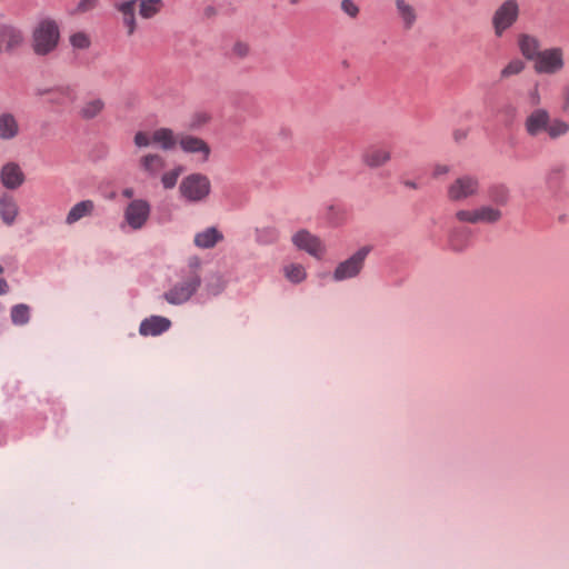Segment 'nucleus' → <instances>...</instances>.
Returning <instances> with one entry per match:
<instances>
[{"instance_id":"13","label":"nucleus","mask_w":569,"mask_h":569,"mask_svg":"<svg viewBox=\"0 0 569 569\" xmlns=\"http://www.w3.org/2000/svg\"><path fill=\"white\" fill-rule=\"evenodd\" d=\"M178 143L183 152L196 156L199 162L204 163L209 160L211 148L203 139L182 134L179 137Z\"/></svg>"},{"instance_id":"14","label":"nucleus","mask_w":569,"mask_h":569,"mask_svg":"<svg viewBox=\"0 0 569 569\" xmlns=\"http://www.w3.org/2000/svg\"><path fill=\"white\" fill-rule=\"evenodd\" d=\"M550 113L545 108L533 109L525 119L523 127L528 136L537 137L542 132H547Z\"/></svg>"},{"instance_id":"25","label":"nucleus","mask_w":569,"mask_h":569,"mask_svg":"<svg viewBox=\"0 0 569 569\" xmlns=\"http://www.w3.org/2000/svg\"><path fill=\"white\" fill-rule=\"evenodd\" d=\"M223 240V234L214 227L207 228L196 233L193 243L201 249L213 248L218 242Z\"/></svg>"},{"instance_id":"10","label":"nucleus","mask_w":569,"mask_h":569,"mask_svg":"<svg viewBox=\"0 0 569 569\" xmlns=\"http://www.w3.org/2000/svg\"><path fill=\"white\" fill-rule=\"evenodd\" d=\"M292 242L298 249L306 251L317 259H322L326 254V246L322 240L308 230L302 229L296 232L292 236Z\"/></svg>"},{"instance_id":"27","label":"nucleus","mask_w":569,"mask_h":569,"mask_svg":"<svg viewBox=\"0 0 569 569\" xmlns=\"http://www.w3.org/2000/svg\"><path fill=\"white\" fill-rule=\"evenodd\" d=\"M179 138L169 128H159L153 131V143L162 150H171L176 147Z\"/></svg>"},{"instance_id":"9","label":"nucleus","mask_w":569,"mask_h":569,"mask_svg":"<svg viewBox=\"0 0 569 569\" xmlns=\"http://www.w3.org/2000/svg\"><path fill=\"white\" fill-rule=\"evenodd\" d=\"M201 284L200 276L187 277L168 290L163 297L170 305H182L190 300Z\"/></svg>"},{"instance_id":"33","label":"nucleus","mask_w":569,"mask_h":569,"mask_svg":"<svg viewBox=\"0 0 569 569\" xmlns=\"http://www.w3.org/2000/svg\"><path fill=\"white\" fill-rule=\"evenodd\" d=\"M183 172V168L181 166H177L171 170L163 172L160 177L161 184L163 189L171 190L177 186L179 177Z\"/></svg>"},{"instance_id":"8","label":"nucleus","mask_w":569,"mask_h":569,"mask_svg":"<svg viewBox=\"0 0 569 569\" xmlns=\"http://www.w3.org/2000/svg\"><path fill=\"white\" fill-rule=\"evenodd\" d=\"M370 250V247L365 246L357 250L350 258L340 262L333 271V279L336 281H343L357 277L361 272Z\"/></svg>"},{"instance_id":"5","label":"nucleus","mask_w":569,"mask_h":569,"mask_svg":"<svg viewBox=\"0 0 569 569\" xmlns=\"http://www.w3.org/2000/svg\"><path fill=\"white\" fill-rule=\"evenodd\" d=\"M520 6L517 0H505L495 10L491 24L496 37L500 38L519 19Z\"/></svg>"},{"instance_id":"34","label":"nucleus","mask_w":569,"mask_h":569,"mask_svg":"<svg viewBox=\"0 0 569 569\" xmlns=\"http://www.w3.org/2000/svg\"><path fill=\"white\" fill-rule=\"evenodd\" d=\"M526 68V63L519 59L510 60L500 71L501 79H508L510 77L520 74Z\"/></svg>"},{"instance_id":"23","label":"nucleus","mask_w":569,"mask_h":569,"mask_svg":"<svg viewBox=\"0 0 569 569\" xmlns=\"http://www.w3.org/2000/svg\"><path fill=\"white\" fill-rule=\"evenodd\" d=\"M94 210L96 204L90 199L77 202L74 206L70 208L69 212L67 213L66 223L68 226H72L83 218L91 217Z\"/></svg>"},{"instance_id":"19","label":"nucleus","mask_w":569,"mask_h":569,"mask_svg":"<svg viewBox=\"0 0 569 569\" xmlns=\"http://www.w3.org/2000/svg\"><path fill=\"white\" fill-rule=\"evenodd\" d=\"M20 209L16 198L8 192L0 194V219L1 221L10 227L13 226L19 216Z\"/></svg>"},{"instance_id":"49","label":"nucleus","mask_w":569,"mask_h":569,"mask_svg":"<svg viewBox=\"0 0 569 569\" xmlns=\"http://www.w3.org/2000/svg\"><path fill=\"white\" fill-rule=\"evenodd\" d=\"M291 4H297L299 3L301 0H289Z\"/></svg>"},{"instance_id":"1","label":"nucleus","mask_w":569,"mask_h":569,"mask_svg":"<svg viewBox=\"0 0 569 569\" xmlns=\"http://www.w3.org/2000/svg\"><path fill=\"white\" fill-rule=\"evenodd\" d=\"M60 30L56 20L43 18L37 22L32 30L31 46L38 56L52 52L59 43Z\"/></svg>"},{"instance_id":"4","label":"nucleus","mask_w":569,"mask_h":569,"mask_svg":"<svg viewBox=\"0 0 569 569\" xmlns=\"http://www.w3.org/2000/svg\"><path fill=\"white\" fill-rule=\"evenodd\" d=\"M455 219L458 222L469 224H495L502 219V211L492 204H482L476 208L457 210Z\"/></svg>"},{"instance_id":"22","label":"nucleus","mask_w":569,"mask_h":569,"mask_svg":"<svg viewBox=\"0 0 569 569\" xmlns=\"http://www.w3.org/2000/svg\"><path fill=\"white\" fill-rule=\"evenodd\" d=\"M171 326V322L168 318L160 316H152L150 318L144 319L139 327V332L141 336H158L162 332L167 331Z\"/></svg>"},{"instance_id":"26","label":"nucleus","mask_w":569,"mask_h":569,"mask_svg":"<svg viewBox=\"0 0 569 569\" xmlns=\"http://www.w3.org/2000/svg\"><path fill=\"white\" fill-rule=\"evenodd\" d=\"M106 107V102L102 98H90L82 102L79 109V116L84 120H91L97 118Z\"/></svg>"},{"instance_id":"37","label":"nucleus","mask_w":569,"mask_h":569,"mask_svg":"<svg viewBox=\"0 0 569 569\" xmlns=\"http://www.w3.org/2000/svg\"><path fill=\"white\" fill-rule=\"evenodd\" d=\"M250 52H251V48H250L249 43H247L244 41H237L233 43V46L231 48V54L239 59L247 58L250 54Z\"/></svg>"},{"instance_id":"2","label":"nucleus","mask_w":569,"mask_h":569,"mask_svg":"<svg viewBox=\"0 0 569 569\" xmlns=\"http://www.w3.org/2000/svg\"><path fill=\"white\" fill-rule=\"evenodd\" d=\"M164 7L163 0H129L120 3L117 8L122 14L123 24L131 36L137 28L134 10L138 8L139 14L143 19H151L159 14Z\"/></svg>"},{"instance_id":"24","label":"nucleus","mask_w":569,"mask_h":569,"mask_svg":"<svg viewBox=\"0 0 569 569\" xmlns=\"http://www.w3.org/2000/svg\"><path fill=\"white\" fill-rule=\"evenodd\" d=\"M471 238V229L467 227L453 228L449 233V246L453 251L461 252L469 247Z\"/></svg>"},{"instance_id":"16","label":"nucleus","mask_w":569,"mask_h":569,"mask_svg":"<svg viewBox=\"0 0 569 569\" xmlns=\"http://www.w3.org/2000/svg\"><path fill=\"white\" fill-rule=\"evenodd\" d=\"M24 37L22 31L12 24L0 26V53L12 52L23 43Z\"/></svg>"},{"instance_id":"28","label":"nucleus","mask_w":569,"mask_h":569,"mask_svg":"<svg viewBox=\"0 0 569 569\" xmlns=\"http://www.w3.org/2000/svg\"><path fill=\"white\" fill-rule=\"evenodd\" d=\"M489 199L495 207H503L510 198L509 189L503 184L492 186L488 191Z\"/></svg>"},{"instance_id":"29","label":"nucleus","mask_w":569,"mask_h":569,"mask_svg":"<svg viewBox=\"0 0 569 569\" xmlns=\"http://www.w3.org/2000/svg\"><path fill=\"white\" fill-rule=\"evenodd\" d=\"M76 99V91L71 87H61L50 92V101L59 104L72 103Z\"/></svg>"},{"instance_id":"35","label":"nucleus","mask_w":569,"mask_h":569,"mask_svg":"<svg viewBox=\"0 0 569 569\" xmlns=\"http://www.w3.org/2000/svg\"><path fill=\"white\" fill-rule=\"evenodd\" d=\"M70 43L76 49H88L90 47V38L84 32H77L70 37Z\"/></svg>"},{"instance_id":"20","label":"nucleus","mask_w":569,"mask_h":569,"mask_svg":"<svg viewBox=\"0 0 569 569\" xmlns=\"http://www.w3.org/2000/svg\"><path fill=\"white\" fill-rule=\"evenodd\" d=\"M521 54L529 61H535L541 53V43L538 37L530 33H520L517 39Z\"/></svg>"},{"instance_id":"41","label":"nucleus","mask_w":569,"mask_h":569,"mask_svg":"<svg viewBox=\"0 0 569 569\" xmlns=\"http://www.w3.org/2000/svg\"><path fill=\"white\" fill-rule=\"evenodd\" d=\"M207 290L210 295L217 296L223 290V283L220 278H217L216 283H208Z\"/></svg>"},{"instance_id":"32","label":"nucleus","mask_w":569,"mask_h":569,"mask_svg":"<svg viewBox=\"0 0 569 569\" xmlns=\"http://www.w3.org/2000/svg\"><path fill=\"white\" fill-rule=\"evenodd\" d=\"M284 277L292 283H300L302 282L306 277L307 272L302 264L300 263H290L287 264L283 268Z\"/></svg>"},{"instance_id":"31","label":"nucleus","mask_w":569,"mask_h":569,"mask_svg":"<svg viewBox=\"0 0 569 569\" xmlns=\"http://www.w3.org/2000/svg\"><path fill=\"white\" fill-rule=\"evenodd\" d=\"M11 321L16 326L27 325L30 320V308L24 303L16 305L11 308Z\"/></svg>"},{"instance_id":"21","label":"nucleus","mask_w":569,"mask_h":569,"mask_svg":"<svg viewBox=\"0 0 569 569\" xmlns=\"http://www.w3.org/2000/svg\"><path fill=\"white\" fill-rule=\"evenodd\" d=\"M20 134V124L17 117L9 111L0 113V140L10 141Z\"/></svg>"},{"instance_id":"42","label":"nucleus","mask_w":569,"mask_h":569,"mask_svg":"<svg viewBox=\"0 0 569 569\" xmlns=\"http://www.w3.org/2000/svg\"><path fill=\"white\" fill-rule=\"evenodd\" d=\"M529 100H530L531 106H539V104H540V102H541V96H540V93H539L538 88H535V89L529 93Z\"/></svg>"},{"instance_id":"12","label":"nucleus","mask_w":569,"mask_h":569,"mask_svg":"<svg viewBox=\"0 0 569 569\" xmlns=\"http://www.w3.org/2000/svg\"><path fill=\"white\" fill-rule=\"evenodd\" d=\"M391 159L392 151L385 144H371L361 153L362 164L371 170L387 166Z\"/></svg>"},{"instance_id":"40","label":"nucleus","mask_w":569,"mask_h":569,"mask_svg":"<svg viewBox=\"0 0 569 569\" xmlns=\"http://www.w3.org/2000/svg\"><path fill=\"white\" fill-rule=\"evenodd\" d=\"M98 0H79L77 12L83 13L92 10L97 6Z\"/></svg>"},{"instance_id":"45","label":"nucleus","mask_w":569,"mask_h":569,"mask_svg":"<svg viewBox=\"0 0 569 569\" xmlns=\"http://www.w3.org/2000/svg\"><path fill=\"white\" fill-rule=\"evenodd\" d=\"M562 99H563L562 110L565 112H568L569 111V86L563 89Z\"/></svg>"},{"instance_id":"39","label":"nucleus","mask_w":569,"mask_h":569,"mask_svg":"<svg viewBox=\"0 0 569 569\" xmlns=\"http://www.w3.org/2000/svg\"><path fill=\"white\" fill-rule=\"evenodd\" d=\"M201 260L198 257H191L188 261L187 277L200 276Z\"/></svg>"},{"instance_id":"17","label":"nucleus","mask_w":569,"mask_h":569,"mask_svg":"<svg viewBox=\"0 0 569 569\" xmlns=\"http://www.w3.org/2000/svg\"><path fill=\"white\" fill-rule=\"evenodd\" d=\"M166 159L159 153L148 152L138 159V169L148 178H157L166 168Z\"/></svg>"},{"instance_id":"47","label":"nucleus","mask_w":569,"mask_h":569,"mask_svg":"<svg viewBox=\"0 0 569 569\" xmlns=\"http://www.w3.org/2000/svg\"><path fill=\"white\" fill-rule=\"evenodd\" d=\"M122 196L124 198L131 199L134 196V191L132 188H126L122 190Z\"/></svg>"},{"instance_id":"48","label":"nucleus","mask_w":569,"mask_h":569,"mask_svg":"<svg viewBox=\"0 0 569 569\" xmlns=\"http://www.w3.org/2000/svg\"><path fill=\"white\" fill-rule=\"evenodd\" d=\"M406 186L410 187V188H417L416 183L415 182H406Z\"/></svg>"},{"instance_id":"46","label":"nucleus","mask_w":569,"mask_h":569,"mask_svg":"<svg viewBox=\"0 0 569 569\" xmlns=\"http://www.w3.org/2000/svg\"><path fill=\"white\" fill-rule=\"evenodd\" d=\"M3 272L2 266H0V274ZM8 290V284L3 278L0 277V295L6 293Z\"/></svg>"},{"instance_id":"18","label":"nucleus","mask_w":569,"mask_h":569,"mask_svg":"<svg viewBox=\"0 0 569 569\" xmlns=\"http://www.w3.org/2000/svg\"><path fill=\"white\" fill-rule=\"evenodd\" d=\"M396 14L401 22L403 30H411L419 19L417 8L408 0H393Z\"/></svg>"},{"instance_id":"15","label":"nucleus","mask_w":569,"mask_h":569,"mask_svg":"<svg viewBox=\"0 0 569 569\" xmlns=\"http://www.w3.org/2000/svg\"><path fill=\"white\" fill-rule=\"evenodd\" d=\"M26 181V176L18 162L8 161L0 168V182L8 190L20 188Z\"/></svg>"},{"instance_id":"11","label":"nucleus","mask_w":569,"mask_h":569,"mask_svg":"<svg viewBox=\"0 0 569 569\" xmlns=\"http://www.w3.org/2000/svg\"><path fill=\"white\" fill-rule=\"evenodd\" d=\"M150 203L143 199L132 200L124 209V220L134 230L141 229L149 219Z\"/></svg>"},{"instance_id":"38","label":"nucleus","mask_w":569,"mask_h":569,"mask_svg":"<svg viewBox=\"0 0 569 569\" xmlns=\"http://www.w3.org/2000/svg\"><path fill=\"white\" fill-rule=\"evenodd\" d=\"M340 8L351 19H356L360 13V8L353 0H341Z\"/></svg>"},{"instance_id":"6","label":"nucleus","mask_w":569,"mask_h":569,"mask_svg":"<svg viewBox=\"0 0 569 569\" xmlns=\"http://www.w3.org/2000/svg\"><path fill=\"white\" fill-rule=\"evenodd\" d=\"M565 68V51L560 47L543 49L533 61V69L539 74H557Z\"/></svg>"},{"instance_id":"36","label":"nucleus","mask_w":569,"mask_h":569,"mask_svg":"<svg viewBox=\"0 0 569 569\" xmlns=\"http://www.w3.org/2000/svg\"><path fill=\"white\" fill-rule=\"evenodd\" d=\"M133 142L138 148H147L153 143V131H138L133 137Z\"/></svg>"},{"instance_id":"3","label":"nucleus","mask_w":569,"mask_h":569,"mask_svg":"<svg viewBox=\"0 0 569 569\" xmlns=\"http://www.w3.org/2000/svg\"><path fill=\"white\" fill-rule=\"evenodd\" d=\"M210 192V179L202 173H190L179 184V194L188 202H202L209 197Z\"/></svg>"},{"instance_id":"44","label":"nucleus","mask_w":569,"mask_h":569,"mask_svg":"<svg viewBox=\"0 0 569 569\" xmlns=\"http://www.w3.org/2000/svg\"><path fill=\"white\" fill-rule=\"evenodd\" d=\"M450 171L449 166L447 164H436L433 168V177H440L447 174Z\"/></svg>"},{"instance_id":"43","label":"nucleus","mask_w":569,"mask_h":569,"mask_svg":"<svg viewBox=\"0 0 569 569\" xmlns=\"http://www.w3.org/2000/svg\"><path fill=\"white\" fill-rule=\"evenodd\" d=\"M210 117L206 113H199V114H196L194 118H193V122H192V126H202L204 123H207L209 121Z\"/></svg>"},{"instance_id":"7","label":"nucleus","mask_w":569,"mask_h":569,"mask_svg":"<svg viewBox=\"0 0 569 569\" xmlns=\"http://www.w3.org/2000/svg\"><path fill=\"white\" fill-rule=\"evenodd\" d=\"M480 182L473 174L457 177L447 188V197L452 202H459L478 196Z\"/></svg>"},{"instance_id":"30","label":"nucleus","mask_w":569,"mask_h":569,"mask_svg":"<svg viewBox=\"0 0 569 569\" xmlns=\"http://www.w3.org/2000/svg\"><path fill=\"white\" fill-rule=\"evenodd\" d=\"M569 132V123L559 118H550V122L547 129V134L550 139L555 140L566 136Z\"/></svg>"}]
</instances>
